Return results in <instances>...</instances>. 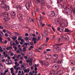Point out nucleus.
<instances>
[{"label": "nucleus", "mask_w": 75, "mask_h": 75, "mask_svg": "<svg viewBox=\"0 0 75 75\" xmlns=\"http://www.w3.org/2000/svg\"><path fill=\"white\" fill-rule=\"evenodd\" d=\"M24 44L26 46V47L27 48H28V47H27V45H28V44L27 43H27L25 42L24 43Z\"/></svg>", "instance_id": "nucleus-27"}, {"label": "nucleus", "mask_w": 75, "mask_h": 75, "mask_svg": "<svg viewBox=\"0 0 75 75\" xmlns=\"http://www.w3.org/2000/svg\"><path fill=\"white\" fill-rule=\"evenodd\" d=\"M57 64H62V62L59 60V61L57 62Z\"/></svg>", "instance_id": "nucleus-25"}, {"label": "nucleus", "mask_w": 75, "mask_h": 75, "mask_svg": "<svg viewBox=\"0 0 75 75\" xmlns=\"http://www.w3.org/2000/svg\"><path fill=\"white\" fill-rule=\"evenodd\" d=\"M45 65L46 66V67H48V66H49V63H48V62H46L45 63Z\"/></svg>", "instance_id": "nucleus-16"}, {"label": "nucleus", "mask_w": 75, "mask_h": 75, "mask_svg": "<svg viewBox=\"0 0 75 75\" xmlns=\"http://www.w3.org/2000/svg\"><path fill=\"white\" fill-rule=\"evenodd\" d=\"M57 48L58 49L59 48V47H61V45H60V44H57Z\"/></svg>", "instance_id": "nucleus-29"}, {"label": "nucleus", "mask_w": 75, "mask_h": 75, "mask_svg": "<svg viewBox=\"0 0 75 75\" xmlns=\"http://www.w3.org/2000/svg\"><path fill=\"white\" fill-rule=\"evenodd\" d=\"M1 8H4V10H6V11H8V10H9L10 7L8 6H7L6 4L4 3L1 4Z\"/></svg>", "instance_id": "nucleus-2"}, {"label": "nucleus", "mask_w": 75, "mask_h": 75, "mask_svg": "<svg viewBox=\"0 0 75 75\" xmlns=\"http://www.w3.org/2000/svg\"><path fill=\"white\" fill-rule=\"evenodd\" d=\"M3 54H4V55L5 57H7V54H6V52H4Z\"/></svg>", "instance_id": "nucleus-21"}, {"label": "nucleus", "mask_w": 75, "mask_h": 75, "mask_svg": "<svg viewBox=\"0 0 75 75\" xmlns=\"http://www.w3.org/2000/svg\"><path fill=\"white\" fill-rule=\"evenodd\" d=\"M7 39L9 41H11V39L10 38H8Z\"/></svg>", "instance_id": "nucleus-48"}, {"label": "nucleus", "mask_w": 75, "mask_h": 75, "mask_svg": "<svg viewBox=\"0 0 75 75\" xmlns=\"http://www.w3.org/2000/svg\"><path fill=\"white\" fill-rule=\"evenodd\" d=\"M62 38H64V40H66V41H68L69 40V37L68 35L63 36H62Z\"/></svg>", "instance_id": "nucleus-8"}, {"label": "nucleus", "mask_w": 75, "mask_h": 75, "mask_svg": "<svg viewBox=\"0 0 75 75\" xmlns=\"http://www.w3.org/2000/svg\"><path fill=\"white\" fill-rule=\"evenodd\" d=\"M3 17H6L3 18V19L6 22H7V21L10 20V18L7 17L8 16V13L7 12H4L3 13Z\"/></svg>", "instance_id": "nucleus-1"}, {"label": "nucleus", "mask_w": 75, "mask_h": 75, "mask_svg": "<svg viewBox=\"0 0 75 75\" xmlns=\"http://www.w3.org/2000/svg\"><path fill=\"white\" fill-rule=\"evenodd\" d=\"M24 72H25V73H28V72L27 71V69H25L24 70Z\"/></svg>", "instance_id": "nucleus-42"}, {"label": "nucleus", "mask_w": 75, "mask_h": 75, "mask_svg": "<svg viewBox=\"0 0 75 75\" xmlns=\"http://www.w3.org/2000/svg\"><path fill=\"white\" fill-rule=\"evenodd\" d=\"M41 4L42 6H45V1H41Z\"/></svg>", "instance_id": "nucleus-14"}, {"label": "nucleus", "mask_w": 75, "mask_h": 75, "mask_svg": "<svg viewBox=\"0 0 75 75\" xmlns=\"http://www.w3.org/2000/svg\"><path fill=\"white\" fill-rule=\"evenodd\" d=\"M0 35H1V37H2L3 36H4V34L2 32H0Z\"/></svg>", "instance_id": "nucleus-17"}, {"label": "nucleus", "mask_w": 75, "mask_h": 75, "mask_svg": "<svg viewBox=\"0 0 75 75\" xmlns=\"http://www.w3.org/2000/svg\"><path fill=\"white\" fill-rule=\"evenodd\" d=\"M23 50L24 51H26V49H25V47L23 48Z\"/></svg>", "instance_id": "nucleus-50"}, {"label": "nucleus", "mask_w": 75, "mask_h": 75, "mask_svg": "<svg viewBox=\"0 0 75 75\" xmlns=\"http://www.w3.org/2000/svg\"><path fill=\"white\" fill-rule=\"evenodd\" d=\"M27 43L28 44V45H33L34 44L33 42L31 43V42L29 41H28L27 42Z\"/></svg>", "instance_id": "nucleus-13"}, {"label": "nucleus", "mask_w": 75, "mask_h": 75, "mask_svg": "<svg viewBox=\"0 0 75 75\" xmlns=\"http://www.w3.org/2000/svg\"><path fill=\"white\" fill-rule=\"evenodd\" d=\"M58 7H61L62 6V4H59L58 5Z\"/></svg>", "instance_id": "nucleus-36"}, {"label": "nucleus", "mask_w": 75, "mask_h": 75, "mask_svg": "<svg viewBox=\"0 0 75 75\" xmlns=\"http://www.w3.org/2000/svg\"><path fill=\"white\" fill-rule=\"evenodd\" d=\"M56 54H54L53 55V59H57V57H56Z\"/></svg>", "instance_id": "nucleus-18"}, {"label": "nucleus", "mask_w": 75, "mask_h": 75, "mask_svg": "<svg viewBox=\"0 0 75 75\" xmlns=\"http://www.w3.org/2000/svg\"><path fill=\"white\" fill-rule=\"evenodd\" d=\"M63 0H57V3L59 4L61 3V1H62Z\"/></svg>", "instance_id": "nucleus-26"}, {"label": "nucleus", "mask_w": 75, "mask_h": 75, "mask_svg": "<svg viewBox=\"0 0 75 75\" xmlns=\"http://www.w3.org/2000/svg\"><path fill=\"white\" fill-rule=\"evenodd\" d=\"M6 61L8 62L7 64H10V62H9V60L8 59H6Z\"/></svg>", "instance_id": "nucleus-35"}, {"label": "nucleus", "mask_w": 75, "mask_h": 75, "mask_svg": "<svg viewBox=\"0 0 75 75\" xmlns=\"http://www.w3.org/2000/svg\"><path fill=\"white\" fill-rule=\"evenodd\" d=\"M4 28L3 27H1V26H0V29H1V30H3Z\"/></svg>", "instance_id": "nucleus-55"}, {"label": "nucleus", "mask_w": 75, "mask_h": 75, "mask_svg": "<svg viewBox=\"0 0 75 75\" xmlns=\"http://www.w3.org/2000/svg\"><path fill=\"white\" fill-rule=\"evenodd\" d=\"M8 34H7V33H5V37H8Z\"/></svg>", "instance_id": "nucleus-49"}, {"label": "nucleus", "mask_w": 75, "mask_h": 75, "mask_svg": "<svg viewBox=\"0 0 75 75\" xmlns=\"http://www.w3.org/2000/svg\"><path fill=\"white\" fill-rule=\"evenodd\" d=\"M15 34L16 35H18V36L19 35H20V34L18 33L17 32L15 33Z\"/></svg>", "instance_id": "nucleus-41"}, {"label": "nucleus", "mask_w": 75, "mask_h": 75, "mask_svg": "<svg viewBox=\"0 0 75 75\" xmlns=\"http://www.w3.org/2000/svg\"><path fill=\"white\" fill-rule=\"evenodd\" d=\"M56 68H57V65L56 64L53 65L52 69L53 70L50 71V75H55V69H56Z\"/></svg>", "instance_id": "nucleus-3"}, {"label": "nucleus", "mask_w": 75, "mask_h": 75, "mask_svg": "<svg viewBox=\"0 0 75 75\" xmlns=\"http://www.w3.org/2000/svg\"><path fill=\"white\" fill-rule=\"evenodd\" d=\"M17 38V37L16 36H15L12 37V39L13 40V41H15V40H16Z\"/></svg>", "instance_id": "nucleus-15"}, {"label": "nucleus", "mask_w": 75, "mask_h": 75, "mask_svg": "<svg viewBox=\"0 0 75 75\" xmlns=\"http://www.w3.org/2000/svg\"><path fill=\"white\" fill-rule=\"evenodd\" d=\"M53 47L55 49H57V44L53 45Z\"/></svg>", "instance_id": "nucleus-33"}, {"label": "nucleus", "mask_w": 75, "mask_h": 75, "mask_svg": "<svg viewBox=\"0 0 75 75\" xmlns=\"http://www.w3.org/2000/svg\"><path fill=\"white\" fill-rule=\"evenodd\" d=\"M35 66L37 67H38V65H39V64H35Z\"/></svg>", "instance_id": "nucleus-56"}, {"label": "nucleus", "mask_w": 75, "mask_h": 75, "mask_svg": "<svg viewBox=\"0 0 75 75\" xmlns=\"http://www.w3.org/2000/svg\"><path fill=\"white\" fill-rule=\"evenodd\" d=\"M72 42V39H70L69 40L68 43L69 44H71Z\"/></svg>", "instance_id": "nucleus-28"}, {"label": "nucleus", "mask_w": 75, "mask_h": 75, "mask_svg": "<svg viewBox=\"0 0 75 75\" xmlns=\"http://www.w3.org/2000/svg\"><path fill=\"white\" fill-rule=\"evenodd\" d=\"M32 15L33 17H35V12H33Z\"/></svg>", "instance_id": "nucleus-32"}, {"label": "nucleus", "mask_w": 75, "mask_h": 75, "mask_svg": "<svg viewBox=\"0 0 75 75\" xmlns=\"http://www.w3.org/2000/svg\"><path fill=\"white\" fill-rule=\"evenodd\" d=\"M47 44H44L43 45V47H44V46H47Z\"/></svg>", "instance_id": "nucleus-60"}, {"label": "nucleus", "mask_w": 75, "mask_h": 75, "mask_svg": "<svg viewBox=\"0 0 75 75\" xmlns=\"http://www.w3.org/2000/svg\"><path fill=\"white\" fill-rule=\"evenodd\" d=\"M3 31L4 33H6V30H5V29H4L3 30Z\"/></svg>", "instance_id": "nucleus-58"}, {"label": "nucleus", "mask_w": 75, "mask_h": 75, "mask_svg": "<svg viewBox=\"0 0 75 75\" xmlns=\"http://www.w3.org/2000/svg\"><path fill=\"white\" fill-rule=\"evenodd\" d=\"M58 31H61V28L60 27L58 28L57 29Z\"/></svg>", "instance_id": "nucleus-40"}, {"label": "nucleus", "mask_w": 75, "mask_h": 75, "mask_svg": "<svg viewBox=\"0 0 75 75\" xmlns=\"http://www.w3.org/2000/svg\"><path fill=\"white\" fill-rule=\"evenodd\" d=\"M30 3L29 2H27L25 5L26 8L27 9H29L30 8Z\"/></svg>", "instance_id": "nucleus-10"}, {"label": "nucleus", "mask_w": 75, "mask_h": 75, "mask_svg": "<svg viewBox=\"0 0 75 75\" xmlns=\"http://www.w3.org/2000/svg\"><path fill=\"white\" fill-rule=\"evenodd\" d=\"M8 72V69H7V70H5V73H7V72Z\"/></svg>", "instance_id": "nucleus-43"}, {"label": "nucleus", "mask_w": 75, "mask_h": 75, "mask_svg": "<svg viewBox=\"0 0 75 75\" xmlns=\"http://www.w3.org/2000/svg\"><path fill=\"white\" fill-rule=\"evenodd\" d=\"M10 14L11 16H12V18H14V17H14L16 15V13H15V12L14 11H11L10 12Z\"/></svg>", "instance_id": "nucleus-6"}, {"label": "nucleus", "mask_w": 75, "mask_h": 75, "mask_svg": "<svg viewBox=\"0 0 75 75\" xmlns=\"http://www.w3.org/2000/svg\"><path fill=\"white\" fill-rule=\"evenodd\" d=\"M36 2L39 3H40V0H36Z\"/></svg>", "instance_id": "nucleus-52"}, {"label": "nucleus", "mask_w": 75, "mask_h": 75, "mask_svg": "<svg viewBox=\"0 0 75 75\" xmlns=\"http://www.w3.org/2000/svg\"><path fill=\"white\" fill-rule=\"evenodd\" d=\"M17 8H19V10H21V6H18V7Z\"/></svg>", "instance_id": "nucleus-54"}, {"label": "nucleus", "mask_w": 75, "mask_h": 75, "mask_svg": "<svg viewBox=\"0 0 75 75\" xmlns=\"http://www.w3.org/2000/svg\"><path fill=\"white\" fill-rule=\"evenodd\" d=\"M47 26H48V27H51V25L50 24H47Z\"/></svg>", "instance_id": "nucleus-61"}, {"label": "nucleus", "mask_w": 75, "mask_h": 75, "mask_svg": "<svg viewBox=\"0 0 75 75\" xmlns=\"http://www.w3.org/2000/svg\"><path fill=\"white\" fill-rule=\"evenodd\" d=\"M61 38H59L57 42H60L61 41Z\"/></svg>", "instance_id": "nucleus-34"}, {"label": "nucleus", "mask_w": 75, "mask_h": 75, "mask_svg": "<svg viewBox=\"0 0 75 75\" xmlns=\"http://www.w3.org/2000/svg\"><path fill=\"white\" fill-rule=\"evenodd\" d=\"M37 67L36 66H35V71H37Z\"/></svg>", "instance_id": "nucleus-45"}, {"label": "nucleus", "mask_w": 75, "mask_h": 75, "mask_svg": "<svg viewBox=\"0 0 75 75\" xmlns=\"http://www.w3.org/2000/svg\"><path fill=\"white\" fill-rule=\"evenodd\" d=\"M32 61H33V60H30V62L29 64V65H30V66H31V65H33V63H32Z\"/></svg>", "instance_id": "nucleus-19"}, {"label": "nucleus", "mask_w": 75, "mask_h": 75, "mask_svg": "<svg viewBox=\"0 0 75 75\" xmlns=\"http://www.w3.org/2000/svg\"><path fill=\"white\" fill-rule=\"evenodd\" d=\"M64 31V28L63 27H61V29H60V32H62Z\"/></svg>", "instance_id": "nucleus-24"}, {"label": "nucleus", "mask_w": 75, "mask_h": 75, "mask_svg": "<svg viewBox=\"0 0 75 75\" xmlns=\"http://www.w3.org/2000/svg\"><path fill=\"white\" fill-rule=\"evenodd\" d=\"M13 45V47H14V46H16V44H15V42H13L12 44H11V45Z\"/></svg>", "instance_id": "nucleus-30"}, {"label": "nucleus", "mask_w": 75, "mask_h": 75, "mask_svg": "<svg viewBox=\"0 0 75 75\" xmlns=\"http://www.w3.org/2000/svg\"><path fill=\"white\" fill-rule=\"evenodd\" d=\"M65 30H64V31L65 32H67V33H68V32H69V30L67 28H65Z\"/></svg>", "instance_id": "nucleus-23"}, {"label": "nucleus", "mask_w": 75, "mask_h": 75, "mask_svg": "<svg viewBox=\"0 0 75 75\" xmlns=\"http://www.w3.org/2000/svg\"><path fill=\"white\" fill-rule=\"evenodd\" d=\"M50 17H53L54 16H55V12L53 11H51L50 13Z\"/></svg>", "instance_id": "nucleus-7"}, {"label": "nucleus", "mask_w": 75, "mask_h": 75, "mask_svg": "<svg viewBox=\"0 0 75 75\" xmlns=\"http://www.w3.org/2000/svg\"><path fill=\"white\" fill-rule=\"evenodd\" d=\"M2 40H3V39H2V38H1V37H0V41H1V42H3V41H2Z\"/></svg>", "instance_id": "nucleus-51"}, {"label": "nucleus", "mask_w": 75, "mask_h": 75, "mask_svg": "<svg viewBox=\"0 0 75 75\" xmlns=\"http://www.w3.org/2000/svg\"><path fill=\"white\" fill-rule=\"evenodd\" d=\"M65 25H66V24H65V23H60V27H63L64 26H65Z\"/></svg>", "instance_id": "nucleus-12"}, {"label": "nucleus", "mask_w": 75, "mask_h": 75, "mask_svg": "<svg viewBox=\"0 0 75 75\" xmlns=\"http://www.w3.org/2000/svg\"><path fill=\"white\" fill-rule=\"evenodd\" d=\"M66 13L67 14H68V13H70V14H72V11H69V9H67L66 11Z\"/></svg>", "instance_id": "nucleus-11"}, {"label": "nucleus", "mask_w": 75, "mask_h": 75, "mask_svg": "<svg viewBox=\"0 0 75 75\" xmlns=\"http://www.w3.org/2000/svg\"><path fill=\"white\" fill-rule=\"evenodd\" d=\"M17 16L18 18H19L20 21L22 20L23 19V15L21 14V12L18 11L17 13Z\"/></svg>", "instance_id": "nucleus-4"}, {"label": "nucleus", "mask_w": 75, "mask_h": 75, "mask_svg": "<svg viewBox=\"0 0 75 75\" xmlns=\"http://www.w3.org/2000/svg\"><path fill=\"white\" fill-rule=\"evenodd\" d=\"M4 43L5 44H7V41H6V40H5V42H4Z\"/></svg>", "instance_id": "nucleus-62"}, {"label": "nucleus", "mask_w": 75, "mask_h": 75, "mask_svg": "<svg viewBox=\"0 0 75 75\" xmlns=\"http://www.w3.org/2000/svg\"><path fill=\"white\" fill-rule=\"evenodd\" d=\"M54 23H55V24H57V18H55L54 19Z\"/></svg>", "instance_id": "nucleus-39"}, {"label": "nucleus", "mask_w": 75, "mask_h": 75, "mask_svg": "<svg viewBox=\"0 0 75 75\" xmlns=\"http://www.w3.org/2000/svg\"><path fill=\"white\" fill-rule=\"evenodd\" d=\"M18 41H20V40H21V36H18Z\"/></svg>", "instance_id": "nucleus-31"}, {"label": "nucleus", "mask_w": 75, "mask_h": 75, "mask_svg": "<svg viewBox=\"0 0 75 75\" xmlns=\"http://www.w3.org/2000/svg\"><path fill=\"white\" fill-rule=\"evenodd\" d=\"M43 38V36H42V35L41 34L39 35V37H38V40L37 41H39V40H42V38Z\"/></svg>", "instance_id": "nucleus-9"}, {"label": "nucleus", "mask_w": 75, "mask_h": 75, "mask_svg": "<svg viewBox=\"0 0 75 75\" xmlns=\"http://www.w3.org/2000/svg\"><path fill=\"white\" fill-rule=\"evenodd\" d=\"M39 62L42 65V66L44 65V63L43 62H42V61L41 60H39Z\"/></svg>", "instance_id": "nucleus-22"}, {"label": "nucleus", "mask_w": 75, "mask_h": 75, "mask_svg": "<svg viewBox=\"0 0 75 75\" xmlns=\"http://www.w3.org/2000/svg\"><path fill=\"white\" fill-rule=\"evenodd\" d=\"M51 50L50 49H47L46 50V51H47V52H48V51H50Z\"/></svg>", "instance_id": "nucleus-38"}, {"label": "nucleus", "mask_w": 75, "mask_h": 75, "mask_svg": "<svg viewBox=\"0 0 75 75\" xmlns=\"http://www.w3.org/2000/svg\"><path fill=\"white\" fill-rule=\"evenodd\" d=\"M27 71L28 72H28H30V69L28 68L27 69Z\"/></svg>", "instance_id": "nucleus-47"}, {"label": "nucleus", "mask_w": 75, "mask_h": 75, "mask_svg": "<svg viewBox=\"0 0 75 75\" xmlns=\"http://www.w3.org/2000/svg\"><path fill=\"white\" fill-rule=\"evenodd\" d=\"M47 7L48 8H50L51 7V6L50 5H48Z\"/></svg>", "instance_id": "nucleus-46"}, {"label": "nucleus", "mask_w": 75, "mask_h": 75, "mask_svg": "<svg viewBox=\"0 0 75 75\" xmlns=\"http://www.w3.org/2000/svg\"><path fill=\"white\" fill-rule=\"evenodd\" d=\"M75 65V61L73 60H70L69 62V65L70 67H73Z\"/></svg>", "instance_id": "nucleus-5"}, {"label": "nucleus", "mask_w": 75, "mask_h": 75, "mask_svg": "<svg viewBox=\"0 0 75 75\" xmlns=\"http://www.w3.org/2000/svg\"><path fill=\"white\" fill-rule=\"evenodd\" d=\"M66 24V25H65V26L66 27H67V26H68V23L67 22V24Z\"/></svg>", "instance_id": "nucleus-57"}, {"label": "nucleus", "mask_w": 75, "mask_h": 75, "mask_svg": "<svg viewBox=\"0 0 75 75\" xmlns=\"http://www.w3.org/2000/svg\"><path fill=\"white\" fill-rule=\"evenodd\" d=\"M75 67H72L71 72H74V71H75Z\"/></svg>", "instance_id": "nucleus-20"}, {"label": "nucleus", "mask_w": 75, "mask_h": 75, "mask_svg": "<svg viewBox=\"0 0 75 75\" xmlns=\"http://www.w3.org/2000/svg\"><path fill=\"white\" fill-rule=\"evenodd\" d=\"M29 21H30V22H31V21H32V22H33V18H31V19H29Z\"/></svg>", "instance_id": "nucleus-37"}, {"label": "nucleus", "mask_w": 75, "mask_h": 75, "mask_svg": "<svg viewBox=\"0 0 75 75\" xmlns=\"http://www.w3.org/2000/svg\"><path fill=\"white\" fill-rule=\"evenodd\" d=\"M53 40H55V36L54 35L53 37Z\"/></svg>", "instance_id": "nucleus-53"}, {"label": "nucleus", "mask_w": 75, "mask_h": 75, "mask_svg": "<svg viewBox=\"0 0 75 75\" xmlns=\"http://www.w3.org/2000/svg\"><path fill=\"white\" fill-rule=\"evenodd\" d=\"M38 25V27H39V28H41V26H42L41 25Z\"/></svg>", "instance_id": "nucleus-59"}, {"label": "nucleus", "mask_w": 75, "mask_h": 75, "mask_svg": "<svg viewBox=\"0 0 75 75\" xmlns=\"http://www.w3.org/2000/svg\"><path fill=\"white\" fill-rule=\"evenodd\" d=\"M19 64H23V61H20Z\"/></svg>", "instance_id": "nucleus-63"}, {"label": "nucleus", "mask_w": 75, "mask_h": 75, "mask_svg": "<svg viewBox=\"0 0 75 75\" xmlns=\"http://www.w3.org/2000/svg\"><path fill=\"white\" fill-rule=\"evenodd\" d=\"M73 11L74 13H75V8H74L73 9Z\"/></svg>", "instance_id": "nucleus-64"}, {"label": "nucleus", "mask_w": 75, "mask_h": 75, "mask_svg": "<svg viewBox=\"0 0 75 75\" xmlns=\"http://www.w3.org/2000/svg\"><path fill=\"white\" fill-rule=\"evenodd\" d=\"M25 40L26 41H28V38L27 37H26L25 38Z\"/></svg>", "instance_id": "nucleus-44"}]
</instances>
